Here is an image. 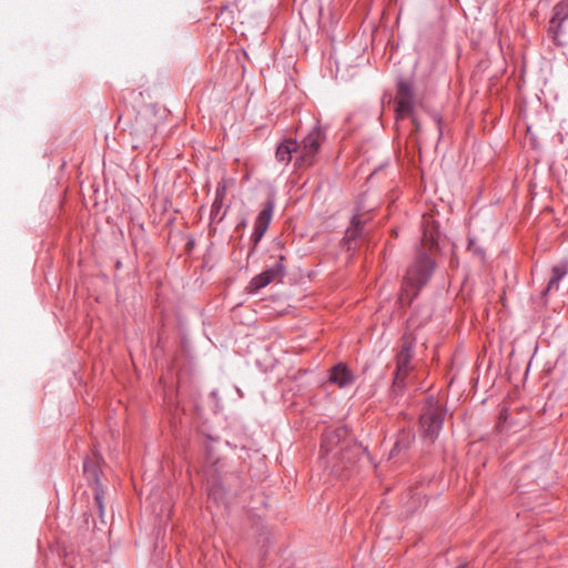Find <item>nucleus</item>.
<instances>
[{"instance_id":"obj_21","label":"nucleus","mask_w":568,"mask_h":568,"mask_svg":"<svg viewBox=\"0 0 568 568\" xmlns=\"http://www.w3.org/2000/svg\"><path fill=\"white\" fill-rule=\"evenodd\" d=\"M412 122L415 126V130L418 131L420 129V123L417 121L415 116L412 118Z\"/></svg>"},{"instance_id":"obj_3","label":"nucleus","mask_w":568,"mask_h":568,"mask_svg":"<svg viewBox=\"0 0 568 568\" xmlns=\"http://www.w3.org/2000/svg\"><path fill=\"white\" fill-rule=\"evenodd\" d=\"M348 428L345 425L327 427L323 434L321 450L326 463H333L348 447Z\"/></svg>"},{"instance_id":"obj_16","label":"nucleus","mask_w":568,"mask_h":568,"mask_svg":"<svg viewBox=\"0 0 568 568\" xmlns=\"http://www.w3.org/2000/svg\"><path fill=\"white\" fill-rule=\"evenodd\" d=\"M408 374L395 372L393 385H392V392L395 395H400L405 387H406V377Z\"/></svg>"},{"instance_id":"obj_11","label":"nucleus","mask_w":568,"mask_h":568,"mask_svg":"<svg viewBox=\"0 0 568 568\" xmlns=\"http://www.w3.org/2000/svg\"><path fill=\"white\" fill-rule=\"evenodd\" d=\"M298 142L296 140L287 139L284 140L276 149V160L284 164H288L292 160V155H297Z\"/></svg>"},{"instance_id":"obj_7","label":"nucleus","mask_w":568,"mask_h":568,"mask_svg":"<svg viewBox=\"0 0 568 568\" xmlns=\"http://www.w3.org/2000/svg\"><path fill=\"white\" fill-rule=\"evenodd\" d=\"M414 109V90L412 83L400 80L397 84V118L410 115Z\"/></svg>"},{"instance_id":"obj_6","label":"nucleus","mask_w":568,"mask_h":568,"mask_svg":"<svg viewBox=\"0 0 568 568\" xmlns=\"http://www.w3.org/2000/svg\"><path fill=\"white\" fill-rule=\"evenodd\" d=\"M101 460L100 456H94V459L87 458L83 463V473L90 484L94 485L93 494H94V501L99 509L100 517L103 516L104 513V505H103V496L104 491L100 484V477H99V463Z\"/></svg>"},{"instance_id":"obj_10","label":"nucleus","mask_w":568,"mask_h":568,"mask_svg":"<svg viewBox=\"0 0 568 568\" xmlns=\"http://www.w3.org/2000/svg\"><path fill=\"white\" fill-rule=\"evenodd\" d=\"M413 358V343L404 342L396 356V372L408 374L412 369L410 361Z\"/></svg>"},{"instance_id":"obj_17","label":"nucleus","mask_w":568,"mask_h":568,"mask_svg":"<svg viewBox=\"0 0 568 568\" xmlns=\"http://www.w3.org/2000/svg\"><path fill=\"white\" fill-rule=\"evenodd\" d=\"M361 232H362V221L355 215L352 219L351 226L346 230L345 237L348 241L355 240L359 236Z\"/></svg>"},{"instance_id":"obj_19","label":"nucleus","mask_w":568,"mask_h":568,"mask_svg":"<svg viewBox=\"0 0 568 568\" xmlns=\"http://www.w3.org/2000/svg\"><path fill=\"white\" fill-rule=\"evenodd\" d=\"M226 195V185L224 181L219 182L216 190H215V199L219 201H223Z\"/></svg>"},{"instance_id":"obj_4","label":"nucleus","mask_w":568,"mask_h":568,"mask_svg":"<svg viewBox=\"0 0 568 568\" xmlns=\"http://www.w3.org/2000/svg\"><path fill=\"white\" fill-rule=\"evenodd\" d=\"M325 133L321 126H314L312 131L298 143L295 164L298 166H311L315 163Z\"/></svg>"},{"instance_id":"obj_15","label":"nucleus","mask_w":568,"mask_h":568,"mask_svg":"<svg viewBox=\"0 0 568 568\" xmlns=\"http://www.w3.org/2000/svg\"><path fill=\"white\" fill-rule=\"evenodd\" d=\"M568 19V8L559 3L554 8V16L551 19V24L557 23V27H560L562 22H565Z\"/></svg>"},{"instance_id":"obj_8","label":"nucleus","mask_w":568,"mask_h":568,"mask_svg":"<svg viewBox=\"0 0 568 568\" xmlns=\"http://www.w3.org/2000/svg\"><path fill=\"white\" fill-rule=\"evenodd\" d=\"M273 210H274V203L273 201H267L263 210L258 213L254 230L251 235V241L253 243V247L251 250V253L255 251L256 245L264 236L265 232L268 229V225L271 223L272 216H273Z\"/></svg>"},{"instance_id":"obj_9","label":"nucleus","mask_w":568,"mask_h":568,"mask_svg":"<svg viewBox=\"0 0 568 568\" xmlns=\"http://www.w3.org/2000/svg\"><path fill=\"white\" fill-rule=\"evenodd\" d=\"M329 382L344 388L355 382V376L344 363H338L329 371Z\"/></svg>"},{"instance_id":"obj_18","label":"nucleus","mask_w":568,"mask_h":568,"mask_svg":"<svg viewBox=\"0 0 568 568\" xmlns=\"http://www.w3.org/2000/svg\"><path fill=\"white\" fill-rule=\"evenodd\" d=\"M468 251L476 254L478 257H480L481 260H484L485 257V252L484 250L477 245V243L474 241V240H470L468 242Z\"/></svg>"},{"instance_id":"obj_20","label":"nucleus","mask_w":568,"mask_h":568,"mask_svg":"<svg viewBox=\"0 0 568 568\" xmlns=\"http://www.w3.org/2000/svg\"><path fill=\"white\" fill-rule=\"evenodd\" d=\"M223 201L214 200L212 206H211V217L215 219L222 209Z\"/></svg>"},{"instance_id":"obj_2","label":"nucleus","mask_w":568,"mask_h":568,"mask_svg":"<svg viewBox=\"0 0 568 568\" xmlns=\"http://www.w3.org/2000/svg\"><path fill=\"white\" fill-rule=\"evenodd\" d=\"M446 416L445 408L434 402L428 400L420 417H419V429L424 440L434 443L443 428Z\"/></svg>"},{"instance_id":"obj_14","label":"nucleus","mask_w":568,"mask_h":568,"mask_svg":"<svg viewBox=\"0 0 568 568\" xmlns=\"http://www.w3.org/2000/svg\"><path fill=\"white\" fill-rule=\"evenodd\" d=\"M206 490L210 499L214 500L216 504L223 501L225 496V489L219 479H212L211 481H209Z\"/></svg>"},{"instance_id":"obj_1","label":"nucleus","mask_w":568,"mask_h":568,"mask_svg":"<svg viewBox=\"0 0 568 568\" xmlns=\"http://www.w3.org/2000/svg\"><path fill=\"white\" fill-rule=\"evenodd\" d=\"M435 262L425 252H419L415 262L408 267L403 278L402 291L398 297L400 306H409L419 294V291L429 281L434 270Z\"/></svg>"},{"instance_id":"obj_13","label":"nucleus","mask_w":568,"mask_h":568,"mask_svg":"<svg viewBox=\"0 0 568 568\" xmlns=\"http://www.w3.org/2000/svg\"><path fill=\"white\" fill-rule=\"evenodd\" d=\"M568 273V268L566 265H555L551 268V276L548 281L547 287L544 290L542 295H547L549 292L554 290H558L559 282L564 278Z\"/></svg>"},{"instance_id":"obj_5","label":"nucleus","mask_w":568,"mask_h":568,"mask_svg":"<svg viewBox=\"0 0 568 568\" xmlns=\"http://www.w3.org/2000/svg\"><path fill=\"white\" fill-rule=\"evenodd\" d=\"M273 258V262L271 264H267L262 273L254 276L250 281L247 286L250 293H257L261 288L267 286L273 282L283 281L286 274V267L284 264L286 257L283 254H278Z\"/></svg>"},{"instance_id":"obj_12","label":"nucleus","mask_w":568,"mask_h":568,"mask_svg":"<svg viewBox=\"0 0 568 568\" xmlns=\"http://www.w3.org/2000/svg\"><path fill=\"white\" fill-rule=\"evenodd\" d=\"M415 440V435L410 430L402 429L398 433L397 439L393 449L390 450V457L399 454L400 452L407 450Z\"/></svg>"}]
</instances>
